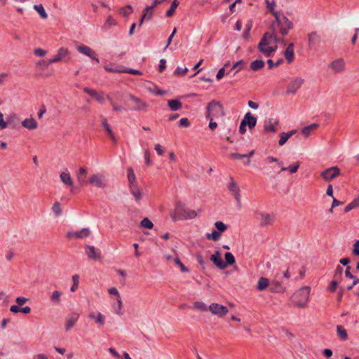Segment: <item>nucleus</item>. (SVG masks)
I'll list each match as a JSON object with an SVG mask.
<instances>
[{
	"label": "nucleus",
	"mask_w": 359,
	"mask_h": 359,
	"mask_svg": "<svg viewBox=\"0 0 359 359\" xmlns=\"http://www.w3.org/2000/svg\"><path fill=\"white\" fill-rule=\"evenodd\" d=\"M343 271H344V269H343L342 266H341L340 265H337L336 266V269H335V271H334V276H333V279L334 280H337L340 283L341 281V279H342Z\"/></svg>",
	"instance_id": "37998d69"
},
{
	"label": "nucleus",
	"mask_w": 359,
	"mask_h": 359,
	"mask_svg": "<svg viewBox=\"0 0 359 359\" xmlns=\"http://www.w3.org/2000/svg\"><path fill=\"white\" fill-rule=\"evenodd\" d=\"M197 216L194 210H188L185 204L181 201H177L175 205V210L170 213V217L173 222L193 219Z\"/></svg>",
	"instance_id": "f257e3e1"
},
{
	"label": "nucleus",
	"mask_w": 359,
	"mask_h": 359,
	"mask_svg": "<svg viewBox=\"0 0 359 359\" xmlns=\"http://www.w3.org/2000/svg\"><path fill=\"white\" fill-rule=\"evenodd\" d=\"M140 226L147 229H151L154 227V224L149 218L144 217L140 222Z\"/></svg>",
	"instance_id": "09e8293b"
},
{
	"label": "nucleus",
	"mask_w": 359,
	"mask_h": 359,
	"mask_svg": "<svg viewBox=\"0 0 359 359\" xmlns=\"http://www.w3.org/2000/svg\"><path fill=\"white\" fill-rule=\"evenodd\" d=\"M85 252L89 259L97 261L102 258L101 251L93 245H85Z\"/></svg>",
	"instance_id": "1a4fd4ad"
},
{
	"label": "nucleus",
	"mask_w": 359,
	"mask_h": 359,
	"mask_svg": "<svg viewBox=\"0 0 359 359\" xmlns=\"http://www.w3.org/2000/svg\"><path fill=\"white\" fill-rule=\"evenodd\" d=\"M263 45H264L263 42H259L257 45V48L259 50V52H261L262 53H263L264 55H266L267 57L272 56L273 53L277 50V48H278V46L276 45L274 46H268L264 48H262Z\"/></svg>",
	"instance_id": "a211bd4d"
},
{
	"label": "nucleus",
	"mask_w": 359,
	"mask_h": 359,
	"mask_svg": "<svg viewBox=\"0 0 359 359\" xmlns=\"http://www.w3.org/2000/svg\"><path fill=\"white\" fill-rule=\"evenodd\" d=\"M117 25V21L112 18L111 15L108 16L107 18L102 29L104 30L109 29L112 26H115Z\"/></svg>",
	"instance_id": "c9c22d12"
},
{
	"label": "nucleus",
	"mask_w": 359,
	"mask_h": 359,
	"mask_svg": "<svg viewBox=\"0 0 359 359\" xmlns=\"http://www.w3.org/2000/svg\"><path fill=\"white\" fill-rule=\"evenodd\" d=\"M102 126L103 128L107 131L108 135H109L110 139L112 140L114 143H116V139L115 137L114 133L112 131L110 125L107 122V119L106 118H103L102 120Z\"/></svg>",
	"instance_id": "5701e85b"
},
{
	"label": "nucleus",
	"mask_w": 359,
	"mask_h": 359,
	"mask_svg": "<svg viewBox=\"0 0 359 359\" xmlns=\"http://www.w3.org/2000/svg\"><path fill=\"white\" fill-rule=\"evenodd\" d=\"M208 309L213 315H216L219 318L225 316L229 312L226 306L217 303L211 304Z\"/></svg>",
	"instance_id": "0eeeda50"
},
{
	"label": "nucleus",
	"mask_w": 359,
	"mask_h": 359,
	"mask_svg": "<svg viewBox=\"0 0 359 359\" xmlns=\"http://www.w3.org/2000/svg\"><path fill=\"white\" fill-rule=\"evenodd\" d=\"M178 6H179V1L177 0H173L171 3L170 7L165 13V17L166 18L172 17L174 15L175 11Z\"/></svg>",
	"instance_id": "f704fd0d"
},
{
	"label": "nucleus",
	"mask_w": 359,
	"mask_h": 359,
	"mask_svg": "<svg viewBox=\"0 0 359 359\" xmlns=\"http://www.w3.org/2000/svg\"><path fill=\"white\" fill-rule=\"evenodd\" d=\"M79 316L78 313H74L67 317L65 323L66 331H69L76 324L79 319Z\"/></svg>",
	"instance_id": "412c9836"
},
{
	"label": "nucleus",
	"mask_w": 359,
	"mask_h": 359,
	"mask_svg": "<svg viewBox=\"0 0 359 359\" xmlns=\"http://www.w3.org/2000/svg\"><path fill=\"white\" fill-rule=\"evenodd\" d=\"M69 52L67 48L63 47L60 48L57 50V53L49 60L46 65H48L51 63H55L61 62L62 60H65V58L69 55Z\"/></svg>",
	"instance_id": "9b49d317"
},
{
	"label": "nucleus",
	"mask_w": 359,
	"mask_h": 359,
	"mask_svg": "<svg viewBox=\"0 0 359 359\" xmlns=\"http://www.w3.org/2000/svg\"><path fill=\"white\" fill-rule=\"evenodd\" d=\"M128 96L131 101L134 102V105L130 107L131 111H142L147 109L148 105L145 102L132 94H130Z\"/></svg>",
	"instance_id": "9d476101"
},
{
	"label": "nucleus",
	"mask_w": 359,
	"mask_h": 359,
	"mask_svg": "<svg viewBox=\"0 0 359 359\" xmlns=\"http://www.w3.org/2000/svg\"><path fill=\"white\" fill-rule=\"evenodd\" d=\"M194 307L201 311H205L208 309L206 304L202 302H196L194 303Z\"/></svg>",
	"instance_id": "052dcab7"
},
{
	"label": "nucleus",
	"mask_w": 359,
	"mask_h": 359,
	"mask_svg": "<svg viewBox=\"0 0 359 359\" xmlns=\"http://www.w3.org/2000/svg\"><path fill=\"white\" fill-rule=\"evenodd\" d=\"M269 36H270L269 32H265L263 34V36H262V39H261V40L259 41V42H263L264 43V45H263L262 48H264L266 46H269V44L272 41L271 38H269Z\"/></svg>",
	"instance_id": "603ef678"
},
{
	"label": "nucleus",
	"mask_w": 359,
	"mask_h": 359,
	"mask_svg": "<svg viewBox=\"0 0 359 359\" xmlns=\"http://www.w3.org/2000/svg\"><path fill=\"white\" fill-rule=\"evenodd\" d=\"M296 132V130H292L289 131L288 133H281L280 134V140L278 142V144L280 146H283L287 142L288 139L291 137L293 135H294Z\"/></svg>",
	"instance_id": "393cba45"
},
{
	"label": "nucleus",
	"mask_w": 359,
	"mask_h": 359,
	"mask_svg": "<svg viewBox=\"0 0 359 359\" xmlns=\"http://www.w3.org/2000/svg\"><path fill=\"white\" fill-rule=\"evenodd\" d=\"M266 4H267V8L268 10L272 13V15L274 16L276 19V22H279V13L274 10L275 7V2L273 1L271 3H270L269 0H266Z\"/></svg>",
	"instance_id": "473e14b6"
},
{
	"label": "nucleus",
	"mask_w": 359,
	"mask_h": 359,
	"mask_svg": "<svg viewBox=\"0 0 359 359\" xmlns=\"http://www.w3.org/2000/svg\"><path fill=\"white\" fill-rule=\"evenodd\" d=\"M175 263L180 267L181 271L182 272H189V269L185 266L183 263L181 262L180 259L177 257L174 259Z\"/></svg>",
	"instance_id": "4d7b16f0"
},
{
	"label": "nucleus",
	"mask_w": 359,
	"mask_h": 359,
	"mask_svg": "<svg viewBox=\"0 0 359 359\" xmlns=\"http://www.w3.org/2000/svg\"><path fill=\"white\" fill-rule=\"evenodd\" d=\"M304 79L297 77L293 79L290 83L288 84L287 89H286V94H295L298 89L302 86V85L304 83Z\"/></svg>",
	"instance_id": "6e6552de"
},
{
	"label": "nucleus",
	"mask_w": 359,
	"mask_h": 359,
	"mask_svg": "<svg viewBox=\"0 0 359 359\" xmlns=\"http://www.w3.org/2000/svg\"><path fill=\"white\" fill-rule=\"evenodd\" d=\"M318 127V125L317 123H312L309 126H305L302 129V133L304 134L306 137H308L311 132L315 129H316Z\"/></svg>",
	"instance_id": "a19ab883"
},
{
	"label": "nucleus",
	"mask_w": 359,
	"mask_h": 359,
	"mask_svg": "<svg viewBox=\"0 0 359 359\" xmlns=\"http://www.w3.org/2000/svg\"><path fill=\"white\" fill-rule=\"evenodd\" d=\"M330 67L334 69L337 72H340L343 70L344 67V62L342 59L334 60L330 64Z\"/></svg>",
	"instance_id": "c756f323"
},
{
	"label": "nucleus",
	"mask_w": 359,
	"mask_h": 359,
	"mask_svg": "<svg viewBox=\"0 0 359 359\" xmlns=\"http://www.w3.org/2000/svg\"><path fill=\"white\" fill-rule=\"evenodd\" d=\"M61 181L67 186L72 187L73 180L69 172H62L60 175Z\"/></svg>",
	"instance_id": "72a5a7b5"
},
{
	"label": "nucleus",
	"mask_w": 359,
	"mask_h": 359,
	"mask_svg": "<svg viewBox=\"0 0 359 359\" xmlns=\"http://www.w3.org/2000/svg\"><path fill=\"white\" fill-rule=\"evenodd\" d=\"M205 236L208 240L217 241L221 238V234L216 230H213L211 233H207Z\"/></svg>",
	"instance_id": "49530a36"
},
{
	"label": "nucleus",
	"mask_w": 359,
	"mask_h": 359,
	"mask_svg": "<svg viewBox=\"0 0 359 359\" xmlns=\"http://www.w3.org/2000/svg\"><path fill=\"white\" fill-rule=\"evenodd\" d=\"M18 118L15 114H11L6 118L7 127L10 126L11 128H15L18 124Z\"/></svg>",
	"instance_id": "cd10ccee"
},
{
	"label": "nucleus",
	"mask_w": 359,
	"mask_h": 359,
	"mask_svg": "<svg viewBox=\"0 0 359 359\" xmlns=\"http://www.w3.org/2000/svg\"><path fill=\"white\" fill-rule=\"evenodd\" d=\"M52 210L56 217L61 215L62 208H61L60 204L58 201H55L53 203V207H52Z\"/></svg>",
	"instance_id": "864d4df0"
},
{
	"label": "nucleus",
	"mask_w": 359,
	"mask_h": 359,
	"mask_svg": "<svg viewBox=\"0 0 359 359\" xmlns=\"http://www.w3.org/2000/svg\"><path fill=\"white\" fill-rule=\"evenodd\" d=\"M22 125L28 130H34L38 127L37 122L33 118H25L22 122Z\"/></svg>",
	"instance_id": "bb28decb"
},
{
	"label": "nucleus",
	"mask_w": 359,
	"mask_h": 359,
	"mask_svg": "<svg viewBox=\"0 0 359 359\" xmlns=\"http://www.w3.org/2000/svg\"><path fill=\"white\" fill-rule=\"evenodd\" d=\"M310 294L309 287H303L296 291L291 297L292 302L299 308L306 306Z\"/></svg>",
	"instance_id": "f03ea898"
},
{
	"label": "nucleus",
	"mask_w": 359,
	"mask_h": 359,
	"mask_svg": "<svg viewBox=\"0 0 359 359\" xmlns=\"http://www.w3.org/2000/svg\"><path fill=\"white\" fill-rule=\"evenodd\" d=\"M79 276L78 274H75L72 276L73 284L70 288L71 292H75L77 290L79 284Z\"/></svg>",
	"instance_id": "5fc2aeb1"
},
{
	"label": "nucleus",
	"mask_w": 359,
	"mask_h": 359,
	"mask_svg": "<svg viewBox=\"0 0 359 359\" xmlns=\"http://www.w3.org/2000/svg\"><path fill=\"white\" fill-rule=\"evenodd\" d=\"M88 183L98 188H104L106 184L104 182V176L101 174L93 175L88 180Z\"/></svg>",
	"instance_id": "2eb2a0df"
},
{
	"label": "nucleus",
	"mask_w": 359,
	"mask_h": 359,
	"mask_svg": "<svg viewBox=\"0 0 359 359\" xmlns=\"http://www.w3.org/2000/svg\"><path fill=\"white\" fill-rule=\"evenodd\" d=\"M34 8L37 11L42 19H46L48 18L47 13L46 12L42 4L34 5Z\"/></svg>",
	"instance_id": "79ce46f5"
},
{
	"label": "nucleus",
	"mask_w": 359,
	"mask_h": 359,
	"mask_svg": "<svg viewBox=\"0 0 359 359\" xmlns=\"http://www.w3.org/2000/svg\"><path fill=\"white\" fill-rule=\"evenodd\" d=\"M353 254L359 257V240H356L353 244Z\"/></svg>",
	"instance_id": "774afa93"
},
{
	"label": "nucleus",
	"mask_w": 359,
	"mask_h": 359,
	"mask_svg": "<svg viewBox=\"0 0 359 359\" xmlns=\"http://www.w3.org/2000/svg\"><path fill=\"white\" fill-rule=\"evenodd\" d=\"M61 295H62V292L60 291H58V290L53 291L50 296L51 302L56 304H60Z\"/></svg>",
	"instance_id": "a18cd8bd"
},
{
	"label": "nucleus",
	"mask_w": 359,
	"mask_h": 359,
	"mask_svg": "<svg viewBox=\"0 0 359 359\" xmlns=\"http://www.w3.org/2000/svg\"><path fill=\"white\" fill-rule=\"evenodd\" d=\"M271 32H269V38L276 43H285L284 39L278 38L276 34L275 23H271L269 27Z\"/></svg>",
	"instance_id": "a878e982"
},
{
	"label": "nucleus",
	"mask_w": 359,
	"mask_h": 359,
	"mask_svg": "<svg viewBox=\"0 0 359 359\" xmlns=\"http://www.w3.org/2000/svg\"><path fill=\"white\" fill-rule=\"evenodd\" d=\"M299 166L300 163L296 162L295 163H293L288 167H282L281 171L289 170L290 173H295L298 170Z\"/></svg>",
	"instance_id": "c03bdc74"
},
{
	"label": "nucleus",
	"mask_w": 359,
	"mask_h": 359,
	"mask_svg": "<svg viewBox=\"0 0 359 359\" xmlns=\"http://www.w3.org/2000/svg\"><path fill=\"white\" fill-rule=\"evenodd\" d=\"M128 184L137 182L136 176L132 167L127 169Z\"/></svg>",
	"instance_id": "8fccbe9b"
},
{
	"label": "nucleus",
	"mask_w": 359,
	"mask_h": 359,
	"mask_svg": "<svg viewBox=\"0 0 359 359\" xmlns=\"http://www.w3.org/2000/svg\"><path fill=\"white\" fill-rule=\"evenodd\" d=\"M279 22H273L275 23V28L276 26L279 27L280 34L283 36H286L288 34L289 30L293 29L294 25L287 17L279 15Z\"/></svg>",
	"instance_id": "20e7f679"
},
{
	"label": "nucleus",
	"mask_w": 359,
	"mask_h": 359,
	"mask_svg": "<svg viewBox=\"0 0 359 359\" xmlns=\"http://www.w3.org/2000/svg\"><path fill=\"white\" fill-rule=\"evenodd\" d=\"M283 62V60L282 58L278 59L276 62H273V61L271 59H269L266 61V63L268 65V67L269 69H271L274 67H278L280 65H281Z\"/></svg>",
	"instance_id": "6e6d98bb"
},
{
	"label": "nucleus",
	"mask_w": 359,
	"mask_h": 359,
	"mask_svg": "<svg viewBox=\"0 0 359 359\" xmlns=\"http://www.w3.org/2000/svg\"><path fill=\"white\" fill-rule=\"evenodd\" d=\"M337 332L338 337L343 341H346L348 339V334L345 328L342 325L337 326Z\"/></svg>",
	"instance_id": "e433bc0d"
},
{
	"label": "nucleus",
	"mask_w": 359,
	"mask_h": 359,
	"mask_svg": "<svg viewBox=\"0 0 359 359\" xmlns=\"http://www.w3.org/2000/svg\"><path fill=\"white\" fill-rule=\"evenodd\" d=\"M106 70L109 72H118V73H128L133 75H142V72L140 70L128 68V67H120L117 69H114L112 68H106Z\"/></svg>",
	"instance_id": "f3484780"
},
{
	"label": "nucleus",
	"mask_w": 359,
	"mask_h": 359,
	"mask_svg": "<svg viewBox=\"0 0 359 359\" xmlns=\"http://www.w3.org/2000/svg\"><path fill=\"white\" fill-rule=\"evenodd\" d=\"M341 175L340 169L337 166L327 168L320 172V177L325 182H330Z\"/></svg>",
	"instance_id": "39448f33"
},
{
	"label": "nucleus",
	"mask_w": 359,
	"mask_h": 359,
	"mask_svg": "<svg viewBox=\"0 0 359 359\" xmlns=\"http://www.w3.org/2000/svg\"><path fill=\"white\" fill-rule=\"evenodd\" d=\"M270 285L269 280L268 278L264 277L259 278L257 288L259 291H263L267 288Z\"/></svg>",
	"instance_id": "2f4dec72"
},
{
	"label": "nucleus",
	"mask_w": 359,
	"mask_h": 359,
	"mask_svg": "<svg viewBox=\"0 0 359 359\" xmlns=\"http://www.w3.org/2000/svg\"><path fill=\"white\" fill-rule=\"evenodd\" d=\"M77 50L79 53L88 56L93 60L96 61L97 63L100 62L99 58L97 57L95 52L89 46L81 45L77 47Z\"/></svg>",
	"instance_id": "4468645a"
},
{
	"label": "nucleus",
	"mask_w": 359,
	"mask_h": 359,
	"mask_svg": "<svg viewBox=\"0 0 359 359\" xmlns=\"http://www.w3.org/2000/svg\"><path fill=\"white\" fill-rule=\"evenodd\" d=\"M224 115L222 104L216 100H212L206 107V118H218Z\"/></svg>",
	"instance_id": "7ed1b4c3"
},
{
	"label": "nucleus",
	"mask_w": 359,
	"mask_h": 359,
	"mask_svg": "<svg viewBox=\"0 0 359 359\" xmlns=\"http://www.w3.org/2000/svg\"><path fill=\"white\" fill-rule=\"evenodd\" d=\"M130 194L134 196L136 202L140 201L143 196L142 191L140 189L130 192Z\"/></svg>",
	"instance_id": "13d9d810"
},
{
	"label": "nucleus",
	"mask_w": 359,
	"mask_h": 359,
	"mask_svg": "<svg viewBox=\"0 0 359 359\" xmlns=\"http://www.w3.org/2000/svg\"><path fill=\"white\" fill-rule=\"evenodd\" d=\"M245 126L248 127L250 130L254 128L257 122V118L254 116L250 111H248L245 115L243 119L241 120Z\"/></svg>",
	"instance_id": "f8f14e48"
},
{
	"label": "nucleus",
	"mask_w": 359,
	"mask_h": 359,
	"mask_svg": "<svg viewBox=\"0 0 359 359\" xmlns=\"http://www.w3.org/2000/svg\"><path fill=\"white\" fill-rule=\"evenodd\" d=\"M309 37V46L310 48H313L316 44L320 42V36L317 34L316 32H312L308 34Z\"/></svg>",
	"instance_id": "4be33fe9"
},
{
	"label": "nucleus",
	"mask_w": 359,
	"mask_h": 359,
	"mask_svg": "<svg viewBox=\"0 0 359 359\" xmlns=\"http://www.w3.org/2000/svg\"><path fill=\"white\" fill-rule=\"evenodd\" d=\"M168 106L172 111H177L182 109V104L178 99L170 100L168 102Z\"/></svg>",
	"instance_id": "c85d7f7f"
},
{
	"label": "nucleus",
	"mask_w": 359,
	"mask_h": 359,
	"mask_svg": "<svg viewBox=\"0 0 359 359\" xmlns=\"http://www.w3.org/2000/svg\"><path fill=\"white\" fill-rule=\"evenodd\" d=\"M269 290L271 292L282 293L285 290V287L277 281H273L270 283Z\"/></svg>",
	"instance_id": "b1692460"
},
{
	"label": "nucleus",
	"mask_w": 359,
	"mask_h": 359,
	"mask_svg": "<svg viewBox=\"0 0 359 359\" xmlns=\"http://www.w3.org/2000/svg\"><path fill=\"white\" fill-rule=\"evenodd\" d=\"M90 229L88 228H83L80 231H68L66 234L67 238H76V239H82L84 238H87L90 235Z\"/></svg>",
	"instance_id": "ddd939ff"
},
{
	"label": "nucleus",
	"mask_w": 359,
	"mask_h": 359,
	"mask_svg": "<svg viewBox=\"0 0 359 359\" xmlns=\"http://www.w3.org/2000/svg\"><path fill=\"white\" fill-rule=\"evenodd\" d=\"M264 67V62L262 60H255L250 63V69L258 72Z\"/></svg>",
	"instance_id": "7c9ffc66"
},
{
	"label": "nucleus",
	"mask_w": 359,
	"mask_h": 359,
	"mask_svg": "<svg viewBox=\"0 0 359 359\" xmlns=\"http://www.w3.org/2000/svg\"><path fill=\"white\" fill-rule=\"evenodd\" d=\"M133 11V8L130 5H127L120 9L119 13L123 17H128L130 14Z\"/></svg>",
	"instance_id": "de8ad7c7"
},
{
	"label": "nucleus",
	"mask_w": 359,
	"mask_h": 359,
	"mask_svg": "<svg viewBox=\"0 0 359 359\" xmlns=\"http://www.w3.org/2000/svg\"><path fill=\"white\" fill-rule=\"evenodd\" d=\"M215 226L217 229V231L219 232L221 234L222 233L224 232L227 229V226L224 223L220 221H217L215 223Z\"/></svg>",
	"instance_id": "3c124183"
},
{
	"label": "nucleus",
	"mask_w": 359,
	"mask_h": 359,
	"mask_svg": "<svg viewBox=\"0 0 359 359\" xmlns=\"http://www.w3.org/2000/svg\"><path fill=\"white\" fill-rule=\"evenodd\" d=\"M358 205H359L357 203V202L354 199L353 201H352L350 203H348L345 207L344 212H348L351 211V210H353V208H357Z\"/></svg>",
	"instance_id": "0e129e2a"
},
{
	"label": "nucleus",
	"mask_w": 359,
	"mask_h": 359,
	"mask_svg": "<svg viewBox=\"0 0 359 359\" xmlns=\"http://www.w3.org/2000/svg\"><path fill=\"white\" fill-rule=\"evenodd\" d=\"M256 218L260 219V226H266L273 224L274 216L269 213L257 211L255 212Z\"/></svg>",
	"instance_id": "423d86ee"
},
{
	"label": "nucleus",
	"mask_w": 359,
	"mask_h": 359,
	"mask_svg": "<svg viewBox=\"0 0 359 359\" xmlns=\"http://www.w3.org/2000/svg\"><path fill=\"white\" fill-rule=\"evenodd\" d=\"M188 71H189V69L187 67L182 68V67H177L175 69L174 74L177 76H180V75L184 76L188 72Z\"/></svg>",
	"instance_id": "e2e57ef3"
},
{
	"label": "nucleus",
	"mask_w": 359,
	"mask_h": 359,
	"mask_svg": "<svg viewBox=\"0 0 359 359\" xmlns=\"http://www.w3.org/2000/svg\"><path fill=\"white\" fill-rule=\"evenodd\" d=\"M339 282L337 280H334L330 283V285L327 287V290L330 292H334L337 290V287L339 285Z\"/></svg>",
	"instance_id": "680f3d73"
},
{
	"label": "nucleus",
	"mask_w": 359,
	"mask_h": 359,
	"mask_svg": "<svg viewBox=\"0 0 359 359\" xmlns=\"http://www.w3.org/2000/svg\"><path fill=\"white\" fill-rule=\"evenodd\" d=\"M221 253L219 250H216L213 255L210 256V261L219 269H226L224 262L220 257Z\"/></svg>",
	"instance_id": "dca6fc26"
},
{
	"label": "nucleus",
	"mask_w": 359,
	"mask_h": 359,
	"mask_svg": "<svg viewBox=\"0 0 359 359\" xmlns=\"http://www.w3.org/2000/svg\"><path fill=\"white\" fill-rule=\"evenodd\" d=\"M190 125H191V123L187 118H182L178 122L179 127L188 128L190 126Z\"/></svg>",
	"instance_id": "69168bd1"
},
{
	"label": "nucleus",
	"mask_w": 359,
	"mask_h": 359,
	"mask_svg": "<svg viewBox=\"0 0 359 359\" xmlns=\"http://www.w3.org/2000/svg\"><path fill=\"white\" fill-rule=\"evenodd\" d=\"M284 56L289 64L293 62L294 57V43H290L288 44L284 51Z\"/></svg>",
	"instance_id": "aec40b11"
},
{
	"label": "nucleus",
	"mask_w": 359,
	"mask_h": 359,
	"mask_svg": "<svg viewBox=\"0 0 359 359\" xmlns=\"http://www.w3.org/2000/svg\"><path fill=\"white\" fill-rule=\"evenodd\" d=\"M272 119H269V124L264 125V133H276V128L274 125H278V121H276L274 123L271 122Z\"/></svg>",
	"instance_id": "58836bf2"
},
{
	"label": "nucleus",
	"mask_w": 359,
	"mask_h": 359,
	"mask_svg": "<svg viewBox=\"0 0 359 359\" xmlns=\"http://www.w3.org/2000/svg\"><path fill=\"white\" fill-rule=\"evenodd\" d=\"M252 22H249L248 24H246L245 25V29L243 33V38L245 39H248L249 37V35H250V32L251 30V28H252Z\"/></svg>",
	"instance_id": "338daca9"
},
{
	"label": "nucleus",
	"mask_w": 359,
	"mask_h": 359,
	"mask_svg": "<svg viewBox=\"0 0 359 359\" xmlns=\"http://www.w3.org/2000/svg\"><path fill=\"white\" fill-rule=\"evenodd\" d=\"M224 259H225L224 264H226V268L228 266L233 265L236 262L235 257L231 252H226L224 254Z\"/></svg>",
	"instance_id": "4c0bfd02"
},
{
	"label": "nucleus",
	"mask_w": 359,
	"mask_h": 359,
	"mask_svg": "<svg viewBox=\"0 0 359 359\" xmlns=\"http://www.w3.org/2000/svg\"><path fill=\"white\" fill-rule=\"evenodd\" d=\"M87 174V170L85 168H80L79 171L77 174V179L79 183L83 184L86 182V177Z\"/></svg>",
	"instance_id": "ea45409f"
},
{
	"label": "nucleus",
	"mask_w": 359,
	"mask_h": 359,
	"mask_svg": "<svg viewBox=\"0 0 359 359\" xmlns=\"http://www.w3.org/2000/svg\"><path fill=\"white\" fill-rule=\"evenodd\" d=\"M227 188L234 197L238 196L241 194V189L232 177H230V182L227 184Z\"/></svg>",
	"instance_id": "6ab92c4d"
},
{
	"label": "nucleus",
	"mask_w": 359,
	"mask_h": 359,
	"mask_svg": "<svg viewBox=\"0 0 359 359\" xmlns=\"http://www.w3.org/2000/svg\"><path fill=\"white\" fill-rule=\"evenodd\" d=\"M122 307H123V302L121 300V297H118V299H117V306H114L115 313L118 315H122Z\"/></svg>",
	"instance_id": "bf43d9fd"
}]
</instances>
